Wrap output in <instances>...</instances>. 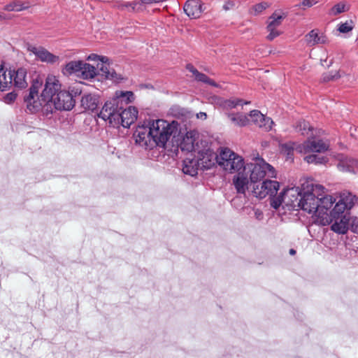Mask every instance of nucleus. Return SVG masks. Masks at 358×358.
<instances>
[{
    "label": "nucleus",
    "mask_w": 358,
    "mask_h": 358,
    "mask_svg": "<svg viewBox=\"0 0 358 358\" xmlns=\"http://www.w3.org/2000/svg\"><path fill=\"white\" fill-rule=\"evenodd\" d=\"M317 3L315 0H301V3L295 6H304V7H311L314 4Z\"/></svg>",
    "instance_id": "41"
},
{
    "label": "nucleus",
    "mask_w": 358,
    "mask_h": 358,
    "mask_svg": "<svg viewBox=\"0 0 358 358\" xmlns=\"http://www.w3.org/2000/svg\"><path fill=\"white\" fill-rule=\"evenodd\" d=\"M197 135V132L194 130L187 131L180 143L181 150L188 152H197L198 150L200 149L199 143H195Z\"/></svg>",
    "instance_id": "17"
},
{
    "label": "nucleus",
    "mask_w": 358,
    "mask_h": 358,
    "mask_svg": "<svg viewBox=\"0 0 358 358\" xmlns=\"http://www.w3.org/2000/svg\"><path fill=\"white\" fill-rule=\"evenodd\" d=\"M42 85V81L34 80L29 88V94L24 97L27 109L31 113H35L41 108L43 109L44 103H48L61 91V84L55 76H48L45 79L44 89L41 96H38V91Z\"/></svg>",
    "instance_id": "4"
},
{
    "label": "nucleus",
    "mask_w": 358,
    "mask_h": 358,
    "mask_svg": "<svg viewBox=\"0 0 358 358\" xmlns=\"http://www.w3.org/2000/svg\"><path fill=\"white\" fill-rule=\"evenodd\" d=\"M345 4L342 3H337L331 9L330 14L333 15H336L338 14L343 13L345 10Z\"/></svg>",
    "instance_id": "38"
},
{
    "label": "nucleus",
    "mask_w": 358,
    "mask_h": 358,
    "mask_svg": "<svg viewBox=\"0 0 358 358\" xmlns=\"http://www.w3.org/2000/svg\"><path fill=\"white\" fill-rule=\"evenodd\" d=\"M200 0H187L183 6L185 14L191 19L199 18L203 11Z\"/></svg>",
    "instance_id": "18"
},
{
    "label": "nucleus",
    "mask_w": 358,
    "mask_h": 358,
    "mask_svg": "<svg viewBox=\"0 0 358 358\" xmlns=\"http://www.w3.org/2000/svg\"><path fill=\"white\" fill-rule=\"evenodd\" d=\"M295 253H296L295 250H294V249H290V250H289V254H290V255H294Z\"/></svg>",
    "instance_id": "46"
},
{
    "label": "nucleus",
    "mask_w": 358,
    "mask_h": 358,
    "mask_svg": "<svg viewBox=\"0 0 358 358\" xmlns=\"http://www.w3.org/2000/svg\"><path fill=\"white\" fill-rule=\"evenodd\" d=\"M12 71H9L8 73L3 70V68H0V90L6 91L9 90L13 85V77Z\"/></svg>",
    "instance_id": "28"
},
{
    "label": "nucleus",
    "mask_w": 358,
    "mask_h": 358,
    "mask_svg": "<svg viewBox=\"0 0 358 358\" xmlns=\"http://www.w3.org/2000/svg\"><path fill=\"white\" fill-rule=\"evenodd\" d=\"M238 174L234 176L233 182L238 193L245 194V191L250 189V178L248 179V175L245 172H236Z\"/></svg>",
    "instance_id": "22"
},
{
    "label": "nucleus",
    "mask_w": 358,
    "mask_h": 358,
    "mask_svg": "<svg viewBox=\"0 0 358 358\" xmlns=\"http://www.w3.org/2000/svg\"><path fill=\"white\" fill-rule=\"evenodd\" d=\"M99 97L95 94H87L83 96L81 106L85 110L94 111L98 107Z\"/></svg>",
    "instance_id": "25"
},
{
    "label": "nucleus",
    "mask_w": 358,
    "mask_h": 358,
    "mask_svg": "<svg viewBox=\"0 0 358 358\" xmlns=\"http://www.w3.org/2000/svg\"><path fill=\"white\" fill-rule=\"evenodd\" d=\"M354 28V24L352 20L346 21L338 25V31L343 34L351 31Z\"/></svg>",
    "instance_id": "36"
},
{
    "label": "nucleus",
    "mask_w": 358,
    "mask_h": 358,
    "mask_svg": "<svg viewBox=\"0 0 358 358\" xmlns=\"http://www.w3.org/2000/svg\"><path fill=\"white\" fill-rule=\"evenodd\" d=\"M74 106L73 96L66 91H59L48 103H44L42 110L48 115L52 114L54 110H70Z\"/></svg>",
    "instance_id": "10"
},
{
    "label": "nucleus",
    "mask_w": 358,
    "mask_h": 358,
    "mask_svg": "<svg viewBox=\"0 0 358 358\" xmlns=\"http://www.w3.org/2000/svg\"><path fill=\"white\" fill-rule=\"evenodd\" d=\"M178 125L176 121L150 120L136 128L134 134L136 143L145 149L155 147L165 148L171 137L178 133Z\"/></svg>",
    "instance_id": "1"
},
{
    "label": "nucleus",
    "mask_w": 358,
    "mask_h": 358,
    "mask_svg": "<svg viewBox=\"0 0 358 358\" xmlns=\"http://www.w3.org/2000/svg\"><path fill=\"white\" fill-rule=\"evenodd\" d=\"M27 50L35 55L42 62L55 63L59 60V57L55 56L42 47H36L29 45Z\"/></svg>",
    "instance_id": "20"
},
{
    "label": "nucleus",
    "mask_w": 358,
    "mask_h": 358,
    "mask_svg": "<svg viewBox=\"0 0 358 358\" xmlns=\"http://www.w3.org/2000/svg\"><path fill=\"white\" fill-rule=\"evenodd\" d=\"M301 189L303 195L300 198V204L298 208L313 214L312 218L314 222L315 210H317L319 196L324 193L325 188L314 182L312 178L304 179L301 181Z\"/></svg>",
    "instance_id": "5"
},
{
    "label": "nucleus",
    "mask_w": 358,
    "mask_h": 358,
    "mask_svg": "<svg viewBox=\"0 0 358 358\" xmlns=\"http://www.w3.org/2000/svg\"><path fill=\"white\" fill-rule=\"evenodd\" d=\"M187 69L190 71L191 73H192L193 76H194L196 73L199 71L196 68L194 67L193 65H192L191 64H189L187 65L186 66Z\"/></svg>",
    "instance_id": "42"
},
{
    "label": "nucleus",
    "mask_w": 358,
    "mask_h": 358,
    "mask_svg": "<svg viewBox=\"0 0 358 358\" xmlns=\"http://www.w3.org/2000/svg\"><path fill=\"white\" fill-rule=\"evenodd\" d=\"M134 100V94L130 91H117L113 99L107 101L101 110L99 117L108 120L114 127L122 125L129 127L137 118L138 111L132 106H124Z\"/></svg>",
    "instance_id": "2"
},
{
    "label": "nucleus",
    "mask_w": 358,
    "mask_h": 358,
    "mask_svg": "<svg viewBox=\"0 0 358 358\" xmlns=\"http://www.w3.org/2000/svg\"><path fill=\"white\" fill-rule=\"evenodd\" d=\"M303 195V191L299 187L286 188L277 197H273L271 200V206L275 209L280 206L283 208H287L288 210L298 208L300 204V199Z\"/></svg>",
    "instance_id": "8"
},
{
    "label": "nucleus",
    "mask_w": 358,
    "mask_h": 358,
    "mask_svg": "<svg viewBox=\"0 0 358 358\" xmlns=\"http://www.w3.org/2000/svg\"><path fill=\"white\" fill-rule=\"evenodd\" d=\"M199 169L200 166L196 159L187 158L183 161L182 171L185 174L196 176Z\"/></svg>",
    "instance_id": "27"
},
{
    "label": "nucleus",
    "mask_w": 358,
    "mask_h": 358,
    "mask_svg": "<svg viewBox=\"0 0 358 358\" xmlns=\"http://www.w3.org/2000/svg\"><path fill=\"white\" fill-rule=\"evenodd\" d=\"M62 72L64 76H74L84 80L92 79L99 74L94 66L82 60L70 61L62 68Z\"/></svg>",
    "instance_id": "9"
},
{
    "label": "nucleus",
    "mask_w": 358,
    "mask_h": 358,
    "mask_svg": "<svg viewBox=\"0 0 358 358\" xmlns=\"http://www.w3.org/2000/svg\"><path fill=\"white\" fill-rule=\"evenodd\" d=\"M250 103V101H244L241 99H232L224 101V107L231 109L236 108L238 105L249 104Z\"/></svg>",
    "instance_id": "35"
},
{
    "label": "nucleus",
    "mask_w": 358,
    "mask_h": 358,
    "mask_svg": "<svg viewBox=\"0 0 358 358\" xmlns=\"http://www.w3.org/2000/svg\"><path fill=\"white\" fill-rule=\"evenodd\" d=\"M269 7V3L267 2H261L259 3L252 6L250 9V13L253 15H258L261 14L264 10Z\"/></svg>",
    "instance_id": "32"
},
{
    "label": "nucleus",
    "mask_w": 358,
    "mask_h": 358,
    "mask_svg": "<svg viewBox=\"0 0 358 358\" xmlns=\"http://www.w3.org/2000/svg\"><path fill=\"white\" fill-rule=\"evenodd\" d=\"M6 19H7L6 15L3 13L0 12V21L5 20Z\"/></svg>",
    "instance_id": "45"
},
{
    "label": "nucleus",
    "mask_w": 358,
    "mask_h": 358,
    "mask_svg": "<svg viewBox=\"0 0 358 358\" xmlns=\"http://www.w3.org/2000/svg\"><path fill=\"white\" fill-rule=\"evenodd\" d=\"M30 6L31 4L29 1L12 0L3 7V10L8 12H20L27 10Z\"/></svg>",
    "instance_id": "26"
},
{
    "label": "nucleus",
    "mask_w": 358,
    "mask_h": 358,
    "mask_svg": "<svg viewBox=\"0 0 358 358\" xmlns=\"http://www.w3.org/2000/svg\"><path fill=\"white\" fill-rule=\"evenodd\" d=\"M138 5V3L136 1H132V2H125L122 1H119L116 3L115 6L121 10H127L130 12H134L136 10V6Z\"/></svg>",
    "instance_id": "31"
},
{
    "label": "nucleus",
    "mask_w": 358,
    "mask_h": 358,
    "mask_svg": "<svg viewBox=\"0 0 358 358\" xmlns=\"http://www.w3.org/2000/svg\"><path fill=\"white\" fill-rule=\"evenodd\" d=\"M198 117H200L201 119H206L207 115L205 113H200L199 114L197 115Z\"/></svg>",
    "instance_id": "44"
},
{
    "label": "nucleus",
    "mask_w": 358,
    "mask_h": 358,
    "mask_svg": "<svg viewBox=\"0 0 358 358\" xmlns=\"http://www.w3.org/2000/svg\"><path fill=\"white\" fill-rule=\"evenodd\" d=\"M298 150L299 153L307 154L310 152H324L329 150V143L328 141H324L322 139H310L304 141L301 143V145L299 146Z\"/></svg>",
    "instance_id": "12"
},
{
    "label": "nucleus",
    "mask_w": 358,
    "mask_h": 358,
    "mask_svg": "<svg viewBox=\"0 0 358 358\" xmlns=\"http://www.w3.org/2000/svg\"><path fill=\"white\" fill-rule=\"evenodd\" d=\"M13 85L17 88L22 89L27 86V71L25 69L20 68L16 71L12 72Z\"/></svg>",
    "instance_id": "23"
},
{
    "label": "nucleus",
    "mask_w": 358,
    "mask_h": 358,
    "mask_svg": "<svg viewBox=\"0 0 358 358\" xmlns=\"http://www.w3.org/2000/svg\"><path fill=\"white\" fill-rule=\"evenodd\" d=\"M228 116L230 120L238 127L246 126L249 122L248 117L243 113H230Z\"/></svg>",
    "instance_id": "29"
},
{
    "label": "nucleus",
    "mask_w": 358,
    "mask_h": 358,
    "mask_svg": "<svg viewBox=\"0 0 358 358\" xmlns=\"http://www.w3.org/2000/svg\"><path fill=\"white\" fill-rule=\"evenodd\" d=\"M300 145H301V144H298L294 142L284 143L281 145V152L287 155V158H291L294 150L299 152L297 148Z\"/></svg>",
    "instance_id": "30"
},
{
    "label": "nucleus",
    "mask_w": 358,
    "mask_h": 358,
    "mask_svg": "<svg viewBox=\"0 0 358 358\" xmlns=\"http://www.w3.org/2000/svg\"><path fill=\"white\" fill-rule=\"evenodd\" d=\"M16 97H17V94L15 93L14 92L8 93L4 96V101L6 103H11L12 102H13L15 100Z\"/></svg>",
    "instance_id": "40"
},
{
    "label": "nucleus",
    "mask_w": 358,
    "mask_h": 358,
    "mask_svg": "<svg viewBox=\"0 0 358 358\" xmlns=\"http://www.w3.org/2000/svg\"><path fill=\"white\" fill-rule=\"evenodd\" d=\"M108 58L106 57H101V64H98V68L100 70V74L104 76L106 79L113 80L115 81L122 80V76L116 73L113 69L110 68L108 63Z\"/></svg>",
    "instance_id": "19"
},
{
    "label": "nucleus",
    "mask_w": 358,
    "mask_h": 358,
    "mask_svg": "<svg viewBox=\"0 0 358 358\" xmlns=\"http://www.w3.org/2000/svg\"><path fill=\"white\" fill-rule=\"evenodd\" d=\"M305 161L308 164L315 163V164H322L325 159L324 157H318L316 155H309L304 158Z\"/></svg>",
    "instance_id": "37"
},
{
    "label": "nucleus",
    "mask_w": 358,
    "mask_h": 358,
    "mask_svg": "<svg viewBox=\"0 0 358 358\" xmlns=\"http://www.w3.org/2000/svg\"><path fill=\"white\" fill-rule=\"evenodd\" d=\"M306 45L308 47L327 44L329 40L327 36L318 29H313L304 36Z\"/></svg>",
    "instance_id": "16"
},
{
    "label": "nucleus",
    "mask_w": 358,
    "mask_h": 358,
    "mask_svg": "<svg viewBox=\"0 0 358 358\" xmlns=\"http://www.w3.org/2000/svg\"><path fill=\"white\" fill-rule=\"evenodd\" d=\"M283 19L284 17L282 15H278L276 13H274L268 17L266 26V30L268 32L266 38L268 41H273L282 34L279 27L282 24Z\"/></svg>",
    "instance_id": "14"
},
{
    "label": "nucleus",
    "mask_w": 358,
    "mask_h": 358,
    "mask_svg": "<svg viewBox=\"0 0 358 358\" xmlns=\"http://www.w3.org/2000/svg\"><path fill=\"white\" fill-rule=\"evenodd\" d=\"M197 162L201 169H209L217 163V154H215L208 145L203 149L198 150Z\"/></svg>",
    "instance_id": "13"
},
{
    "label": "nucleus",
    "mask_w": 358,
    "mask_h": 358,
    "mask_svg": "<svg viewBox=\"0 0 358 358\" xmlns=\"http://www.w3.org/2000/svg\"><path fill=\"white\" fill-rule=\"evenodd\" d=\"M341 77L338 71L329 72L323 76V80L324 82H329L330 80H335Z\"/></svg>",
    "instance_id": "39"
},
{
    "label": "nucleus",
    "mask_w": 358,
    "mask_h": 358,
    "mask_svg": "<svg viewBox=\"0 0 358 358\" xmlns=\"http://www.w3.org/2000/svg\"><path fill=\"white\" fill-rule=\"evenodd\" d=\"M357 198L351 193H343L330 215H324L317 220V224L331 225V229L338 234H345L349 229L350 215L347 210H350L357 202Z\"/></svg>",
    "instance_id": "3"
},
{
    "label": "nucleus",
    "mask_w": 358,
    "mask_h": 358,
    "mask_svg": "<svg viewBox=\"0 0 358 358\" xmlns=\"http://www.w3.org/2000/svg\"><path fill=\"white\" fill-rule=\"evenodd\" d=\"M324 192L321 196H319V203L317 210H315L314 216V222L317 224V220L324 215H330L329 209L332 207L336 201V199L331 195H324Z\"/></svg>",
    "instance_id": "15"
},
{
    "label": "nucleus",
    "mask_w": 358,
    "mask_h": 358,
    "mask_svg": "<svg viewBox=\"0 0 358 358\" xmlns=\"http://www.w3.org/2000/svg\"><path fill=\"white\" fill-rule=\"evenodd\" d=\"M296 129L301 132L302 135L305 136L308 135V132L312 129V127H310L309 122L305 120H301L297 123Z\"/></svg>",
    "instance_id": "34"
},
{
    "label": "nucleus",
    "mask_w": 358,
    "mask_h": 358,
    "mask_svg": "<svg viewBox=\"0 0 358 358\" xmlns=\"http://www.w3.org/2000/svg\"><path fill=\"white\" fill-rule=\"evenodd\" d=\"M250 116L252 122L259 127L264 129L266 131H269L273 124V120L257 110H253L250 112Z\"/></svg>",
    "instance_id": "21"
},
{
    "label": "nucleus",
    "mask_w": 358,
    "mask_h": 358,
    "mask_svg": "<svg viewBox=\"0 0 358 358\" xmlns=\"http://www.w3.org/2000/svg\"><path fill=\"white\" fill-rule=\"evenodd\" d=\"M338 168L342 171L356 173L358 171V161L344 157L339 160Z\"/></svg>",
    "instance_id": "24"
},
{
    "label": "nucleus",
    "mask_w": 358,
    "mask_h": 358,
    "mask_svg": "<svg viewBox=\"0 0 358 358\" xmlns=\"http://www.w3.org/2000/svg\"><path fill=\"white\" fill-rule=\"evenodd\" d=\"M101 57H99L97 55L91 54L87 57V59L89 61H96L97 59L101 61Z\"/></svg>",
    "instance_id": "43"
},
{
    "label": "nucleus",
    "mask_w": 358,
    "mask_h": 358,
    "mask_svg": "<svg viewBox=\"0 0 358 358\" xmlns=\"http://www.w3.org/2000/svg\"><path fill=\"white\" fill-rule=\"evenodd\" d=\"M280 188V183L276 180L264 179L251 187L253 195L259 199L270 196L271 199L276 197L275 194Z\"/></svg>",
    "instance_id": "11"
},
{
    "label": "nucleus",
    "mask_w": 358,
    "mask_h": 358,
    "mask_svg": "<svg viewBox=\"0 0 358 358\" xmlns=\"http://www.w3.org/2000/svg\"><path fill=\"white\" fill-rule=\"evenodd\" d=\"M217 164L230 173L240 171L245 164L243 158L228 148H221L219 150Z\"/></svg>",
    "instance_id": "7"
},
{
    "label": "nucleus",
    "mask_w": 358,
    "mask_h": 358,
    "mask_svg": "<svg viewBox=\"0 0 358 358\" xmlns=\"http://www.w3.org/2000/svg\"><path fill=\"white\" fill-rule=\"evenodd\" d=\"M194 78L195 80L199 82L206 83L213 87H218V85L213 80L210 79L206 74L201 73L199 71L196 73V74L194 76Z\"/></svg>",
    "instance_id": "33"
},
{
    "label": "nucleus",
    "mask_w": 358,
    "mask_h": 358,
    "mask_svg": "<svg viewBox=\"0 0 358 358\" xmlns=\"http://www.w3.org/2000/svg\"><path fill=\"white\" fill-rule=\"evenodd\" d=\"M243 172L250 176V188L264 180L265 177L276 178L275 169L262 158H257L254 162L244 164Z\"/></svg>",
    "instance_id": "6"
}]
</instances>
